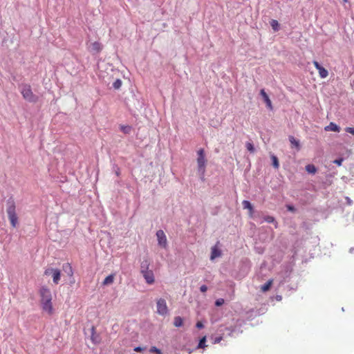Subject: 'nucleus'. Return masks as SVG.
Returning <instances> with one entry per match:
<instances>
[{"mask_svg":"<svg viewBox=\"0 0 354 354\" xmlns=\"http://www.w3.org/2000/svg\"><path fill=\"white\" fill-rule=\"evenodd\" d=\"M39 295L43 310L51 314L53 312V306L51 302L52 295L50 289L46 286H42L40 288Z\"/></svg>","mask_w":354,"mask_h":354,"instance_id":"1","label":"nucleus"},{"mask_svg":"<svg viewBox=\"0 0 354 354\" xmlns=\"http://www.w3.org/2000/svg\"><path fill=\"white\" fill-rule=\"evenodd\" d=\"M6 212L12 227H15L17 224V216L16 214L15 202L12 197L9 198L6 201Z\"/></svg>","mask_w":354,"mask_h":354,"instance_id":"2","label":"nucleus"},{"mask_svg":"<svg viewBox=\"0 0 354 354\" xmlns=\"http://www.w3.org/2000/svg\"><path fill=\"white\" fill-rule=\"evenodd\" d=\"M20 89L21 93L26 100L30 102H36L37 101L38 97L32 93L30 85L23 84L20 86Z\"/></svg>","mask_w":354,"mask_h":354,"instance_id":"3","label":"nucleus"},{"mask_svg":"<svg viewBox=\"0 0 354 354\" xmlns=\"http://www.w3.org/2000/svg\"><path fill=\"white\" fill-rule=\"evenodd\" d=\"M197 155L198 172L200 175L204 176L207 162L204 149H200L197 151Z\"/></svg>","mask_w":354,"mask_h":354,"instance_id":"4","label":"nucleus"},{"mask_svg":"<svg viewBox=\"0 0 354 354\" xmlns=\"http://www.w3.org/2000/svg\"><path fill=\"white\" fill-rule=\"evenodd\" d=\"M126 104L131 111L140 110L143 106V102L137 99L134 95H132L130 98L126 99Z\"/></svg>","mask_w":354,"mask_h":354,"instance_id":"5","label":"nucleus"},{"mask_svg":"<svg viewBox=\"0 0 354 354\" xmlns=\"http://www.w3.org/2000/svg\"><path fill=\"white\" fill-rule=\"evenodd\" d=\"M157 313L161 315H165L168 313L166 301L164 299H159L157 301Z\"/></svg>","mask_w":354,"mask_h":354,"instance_id":"6","label":"nucleus"},{"mask_svg":"<svg viewBox=\"0 0 354 354\" xmlns=\"http://www.w3.org/2000/svg\"><path fill=\"white\" fill-rule=\"evenodd\" d=\"M156 236L158 245L162 248H166L167 241L165 232L162 230H159L156 232Z\"/></svg>","mask_w":354,"mask_h":354,"instance_id":"7","label":"nucleus"},{"mask_svg":"<svg viewBox=\"0 0 354 354\" xmlns=\"http://www.w3.org/2000/svg\"><path fill=\"white\" fill-rule=\"evenodd\" d=\"M145 281L148 284H153L155 281L154 274L151 270L142 273Z\"/></svg>","mask_w":354,"mask_h":354,"instance_id":"8","label":"nucleus"},{"mask_svg":"<svg viewBox=\"0 0 354 354\" xmlns=\"http://www.w3.org/2000/svg\"><path fill=\"white\" fill-rule=\"evenodd\" d=\"M313 64L315 68L318 70L319 76L322 78H325L328 76V71L325 68H324L318 62L314 61Z\"/></svg>","mask_w":354,"mask_h":354,"instance_id":"9","label":"nucleus"},{"mask_svg":"<svg viewBox=\"0 0 354 354\" xmlns=\"http://www.w3.org/2000/svg\"><path fill=\"white\" fill-rule=\"evenodd\" d=\"M260 95H261L264 102L266 103V106L269 109L272 110V102H271L269 96L268 95V94L266 93L264 89H261L260 91Z\"/></svg>","mask_w":354,"mask_h":354,"instance_id":"10","label":"nucleus"},{"mask_svg":"<svg viewBox=\"0 0 354 354\" xmlns=\"http://www.w3.org/2000/svg\"><path fill=\"white\" fill-rule=\"evenodd\" d=\"M150 262L147 258L143 259L140 263V273L149 270Z\"/></svg>","mask_w":354,"mask_h":354,"instance_id":"11","label":"nucleus"},{"mask_svg":"<svg viewBox=\"0 0 354 354\" xmlns=\"http://www.w3.org/2000/svg\"><path fill=\"white\" fill-rule=\"evenodd\" d=\"M341 128L334 122H330L328 126L324 128L326 131L339 132Z\"/></svg>","mask_w":354,"mask_h":354,"instance_id":"12","label":"nucleus"},{"mask_svg":"<svg viewBox=\"0 0 354 354\" xmlns=\"http://www.w3.org/2000/svg\"><path fill=\"white\" fill-rule=\"evenodd\" d=\"M221 255V251L220 249H218L216 245H214L212 248V251H211V256H210V259L211 260H213L216 257H218Z\"/></svg>","mask_w":354,"mask_h":354,"instance_id":"13","label":"nucleus"},{"mask_svg":"<svg viewBox=\"0 0 354 354\" xmlns=\"http://www.w3.org/2000/svg\"><path fill=\"white\" fill-rule=\"evenodd\" d=\"M91 338L92 342L95 344L99 343L100 342V336L96 334L95 329L94 326L91 327Z\"/></svg>","mask_w":354,"mask_h":354,"instance_id":"14","label":"nucleus"},{"mask_svg":"<svg viewBox=\"0 0 354 354\" xmlns=\"http://www.w3.org/2000/svg\"><path fill=\"white\" fill-rule=\"evenodd\" d=\"M273 280L270 279L266 283H265L263 286L261 287V290L263 292H266L270 290L272 286Z\"/></svg>","mask_w":354,"mask_h":354,"instance_id":"15","label":"nucleus"},{"mask_svg":"<svg viewBox=\"0 0 354 354\" xmlns=\"http://www.w3.org/2000/svg\"><path fill=\"white\" fill-rule=\"evenodd\" d=\"M115 274H111L107 276L102 282L103 286H109L113 283Z\"/></svg>","mask_w":354,"mask_h":354,"instance_id":"16","label":"nucleus"},{"mask_svg":"<svg viewBox=\"0 0 354 354\" xmlns=\"http://www.w3.org/2000/svg\"><path fill=\"white\" fill-rule=\"evenodd\" d=\"M61 272L59 269H56L53 274V280L55 284H58L60 280Z\"/></svg>","mask_w":354,"mask_h":354,"instance_id":"17","label":"nucleus"},{"mask_svg":"<svg viewBox=\"0 0 354 354\" xmlns=\"http://www.w3.org/2000/svg\"><path fill=\"white\" fill-rule=\"evenodd\" d=\"M63 271L68 276H72L73 274L72 267L69 263H64L62 266Z\"/></svg>","mask_w":354,"mask_h":354,"instance_id":"18","label":"nucleus"},{"mask_svg":"<svg viewBox=\"0 0 354 354\" xmlns=\"http://www.w3.org/2000/svg\"><path fill=\"white\" fill-rule=\"evenodd\" d=\"M270 24L274 32H277L280 28L279 23L275 19H271Z\"/></svg>","mask_w":354,"mask_h":354,"instance_id":"19","label":"nucleus"},{"mask_svg":"<svg viewBox=\"0 0 354 354\" xmlns=\"http://www.w3.org/2000/svg\"><path fill=\"white\" fill-rule=\"evenodd\" d=\"M289 141L290 143L294 145L298 149L300 148V142L299 140H296L294 136H289L288 137Z\"/></svg>","mask_w":354,"mask_h":354,"instance_id":"20","label":"nucleus"},{"mask_svg":"<svg viewBox=\"0 0 354 354\" xmlns=\"http://www.w3.org/2000/svg\"><path fill=\"white\" fill-rule=\"evenodd\" d=\"M306 171L312 174H315L317 172L316 167L313 164H308L306 166Z\"/></svg>","mask_w":354,"mask_h":354,"instance_id":"21","label":"nucleus"},{"mask_svg":"<svg viewBox=\"0 0 354 354\" xmlns=\"http://www.w3.org/2000/svg\"><path fill=\"white\" fill-rule=\"evenodd\" d=\"M101 44L99 42H94L91 44V50L95 53H98L101 50Z\"/></svg>","mask_w":354,"mask_h":354,"instance_id":"22","label":"nucleus"},{"mask_svg":"<svg viewBox=\"0 0 354 354\" xmlns=\"http://www.w3.org/2000/svg\"><path fill=\"white\" fill-rule=\"evenodd\" d=\"M271 160H272V166L275 169H278L279 167V162L278 158L276 156L272 154V155H271Z\"/></svg>","mask_w":354,"mask_h":354,"instance_id":"23","label":"nucleus"},{"mask_svg":"<svg viewBox=\"0 0 354 354\" xmlns=\"http://www.w3.org/2000/svg\"><path fill=\"white\" fill-rule=\"evenodd\" d=\"M183 320L182 317L177 316L174 317V324L176 327H180L183 326Z\"/></svg>","mask_w":354,"mask_h":354,"instance_id":"24","label":"nucleus"},{"mask_svg":"<svg viewBox=\"0 0 354 354\" xmlns=\"http://www.w3.org/2000/svg\"><path fill=\"white\" fill-rule=\"evenodd\" d=\"M205 343H206V336H204L202 338H201V339L199 340V342H198V346H197V348H205L207 346Z\"/></svg>","mask_w":354,"mask_h":354,"instance_id":"25","label":"nucleus"},{"mask_svg":"<svg viewBox=\"0 0 354 354\" xmlns=\"http://www.w3.org/2000/svg\"><path fill=\"white\" fill-rule=\"evenodd\" d=\"M242 204L244 209H247L250 211L253 210V206L249 201L244 200Z\"/></svg>","mask_w":354,"mask_h":354,"instance_id":"26","label":"nucleus"},{"mask_svg":"<svg viewBox=\"0 0 354 354\" xmlns=\"http://www.w3.org/2000/svg\"><path fill=\"white\" fill-rule=\"evenodd\" d=\"M245 147L248 151L251 153H254L255 152V148L252 142H248L245 144Z\"/></svg>","mask_w":354,"mask_h":354,"instance_id":"27","label":"nucleus"},{"mask_svg":"<svg viewBox=\"0 0 354 354\" xmlns=\"http://www.w3.org/2000/svg\"><path fill=\"white\" fill-rule=\"evenodd\" d=\"M122 82L120 79H117L115 80V82L113 83V87L115 90H119L120 87L122 86Z\"/></svg>","mask_w":354,"mask_h":354,"instance_id":"28","label":"nucleus"},{"mask_svg":"<svg viewBox=\"0 0 354 354\" xmlns=\"http://www.w3.org/2000/svg\"><path fill=\"white\" fill-rule=\"evenodd\" d=\"M120 130L125 134H129L131 130V127L129 125H122L120 126Z\"/></svg>","mask_w":354,"mask_h":354,"instance_id":"29","label":"nucleus"},{"mask_svg":"<svg viewBox=\"0 0 354 354\" xmlns=\"http://www.w3.org/2000/svg\"><path fill=\"white\" fill-rule=\"evenodd\" d=\"M263 219L267 223H275L276 224H277V222H275L274 218L272 216H264ZM275 227H277V225H275Z\"/></svg>","mask_w":354,"mask_h":354,"instance_id":"30","label":"nucleus"},{"mask_svg":"<svg viewBox=\"0 0 354 354\" xmlns=\"http://www.w3.org/2000/svg\"><path fill=\"white\" fill-rule=\"evenodd\" d=\"M286 207L288 212H290L292 213H295L297 212V209L295 207L294 205H292L291 204H286Z\"/></svg>","mask_w":354,"mask_h":354,"instance_id":"31","label":"nucleus"},{"mask_svg":"<svg viewBox=\"0 0 354 354\" xmlns=\"http://www.w3.org/2000/svg\"><path fill=\"white\" fill-rule=\"evenodd\" d=\"M150 353H155L156 354H161V351L156 346H151L149 349Z\"/></svg>","mask_w":354,"mask_h":354,"instance_id":"32","label":"nucleus"},{"mask_svg":"<svg viewBox=\"0 0 354 354\" xmlns=\"http://www.w3.org/2000/svg\"><path fill=\"white\" fill-rule=\"evenodd\" d=\"M56 269L55 268H47L46 269V270L44 271V274L45 275H50L53 274L54 271Z\"/></svg>","mask_w":354,"mask_h":354,"instance_id":"33","label":"nucleus"},{"mask_svg":"<svg viewBox=\"0 0 354 354\" xmlns=\"http://www.w3.org/2000/svg\"><path fill=\"white\" fill-rule=\"evenodd\" d=\"M224 304V299H218L215 301V306H221Z\"/></svg>","mask_w":354,"mask_h":354,"instance_id":"34","label":"nucleus"},{"mask_svg":"<svg viewBox=\"0 0 354 354\" xmlns=\"http://www.w3.org/2000/svg\"><path fill=\"white\" fill-rule=\"evenodd\" d=\"M343 161H344L343 158H339L333 160V163L337 165L338 166H341Z\"/></svg>","mask_w":354,"mask_h":354,"instance_id":"35","label":"nucleus"},{"mask_svg":"<svg viewBox=\"0 0 354 354\" xmlns=\"http://www.w3.org/2000/svg\"><path fill=\"white\" fill-rule=\"evenodd\" d=\"M113 170H114V171H115V174H116L118 176H120V168H119V167H118V165H113Z\"/></svg>","mask_w":354,"mask_h":354,"instance_id":"36","label":"nucleus"},{"mask_svg":"<svg viewBox=\"0 0 354 354\" xmlns=\"http://www.w3.org/2000/svg\"><path fill=\"white\" fill-rule=\"evenodd\" d=\"M146 349V347H141V346H136L134 348V351L136 352H141V351H143Z\"/></svg>","mask_w":354,"mask_h":354,"instance_id":"37","label":"nucleus"},{"mask_svg":"<svg viewBox=\"0 0 354 354\" xmlns=\"http://www.w3.org/2000/svg\"><path fill=\"white\" fill-rule=\"evenodd\" d=\"M345 131L347 132V133H349L352 135H354V128L353 127H346Z\"/></svg>","mask_w":354,"mask_h":354,"instance_id":"38","label":"nucleus"},{"mask_svg":"<svg viewBox=\"0 0 354 354\" xmlns=\"http://www.w3.org/2000/svg\"><path fill=\"white\" fill-rule=\"evenodd\" d=\"M222 339V336L216 337L213 341V344H218Z\"/></svg>","mask_w":354,"mask_h":354,"instance_id":"39","label":"nucleus"},{"mask_svg":"<svg viewBox=\"0 0 354 354\" xmlns=\"http://www.w3.org/2000/svg\"><path fill=\"white\" fill-rule=\"evenodd\" d=\"M207 290V286H205V285H202V286L200 287V291H201V292H205Z\"/></svg>","mask_w":354,"mask_h":354,"instance_id":"40","label":"nucleus"},{"mask_svg":"<svg viewBox=\"0 0 354 354\" xmlns=\"http://www.w3.org/2000/svg\"><path fill=\"white\" fill-rule=\"evenodd\" d=\"M196 326L199 329L204 328V325L201 322H198L196 324Z\"/></svg>","mask_w":354,"mask_h":354,"instance_id":"41","label":"nucleus"},{"mask_svg":"<svg viewBox=\"0 0 354 354\" xmlns=\"http://www.w3.org/2000/svg\"><path fill=\"white\" fill-rule=\"evenodd\" d=\"M346 203H347L348 205H352L353 201H352V200H351L349 197H346Z\"/></svg>","mask_w":354,"mask_h":354,"instance_id":"42","label":"nucleus"},{"mask_svg":"<svg viewBox=\"0 0 354 354\" xmlns=\"http://www.w3.org/2000/svg\"><path fill=\"white\" fill-rule=\"evenodd\" d=\"M351 253H354V248H351L349 250Z\"/></svg>","mask_w":354,"mask_h":354,"instance_id":"43","label":"nucleus"},{"mask_svg":"<svg viewBox=\"0 0 354 354\" xmlns=\"http://www.w3.org/2000/svg\"><path fill=\"white\" fill-rule=\"evenodd\" d=\"M277 299L279 301L281 300V296H277Z\"/></svg>","mask_w":354,"mask_h":354,"instance_id":"44","label":"nucleus"},{"mask_svg":"<svg viewBox=\"0 0 354 354\" xmlns=\"http://www.w3.org/2000/svg\"><path fill=\"white\" fill-rule=\"evenodd\" d=\"M343 1L346 3L348 1V0H343Z\"/></svg>","mask_w":354,"mask_h":354,"instance_id":"45","label":"nucleus"}]
</instances>
